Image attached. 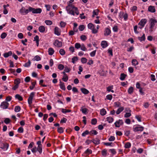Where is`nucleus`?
I'll return each mask as SVG.
<instances>
[{
	"label": "nucleus",
	"instance_id": "69168bd1",
	"mask_svg": "<svg viewBox=\"0 0 157 157\" xmlns=\"http://www.w3.org/2000/svg\"><path fill=\"white\" fill-rule=\"evenodd\" d=\"M71 70V69L69 68L67 66H66L65 67L64 71L66 72H69Z\"/></svg>",
	"mask_w": 157,
	"mask_h": 157
},
{
	"label": "nucleus",
	"instance_id": "603ef678",
	"mask_svg": "<svg viewBox=\"0 0 157 157\" xmlns=\"http://www.w3.org/2000/svg\"><path fill=\"white\" fill-rule=\"evenodd\" d=\"M114 104V106L115 107H119L121 106V103L119 102H115Z\"/></svg>",
	"mask_w": 157,
	"mask_h": 157
},
{
	"label": "nucleus",
	"instance_id": "680f3d73",
	"mask_svg": "<svg viewBox=\"0 0 157 157\" xmlns=\"http://www.w3.org/2000/svg\"><path fill=\"white\" fill-rule=\"evenodd\" d=\"M112 98V96L111 94L108 95L106 96V99L109 100H111Z\"/></svg>",
	"mask_w": 157,
	"mask_h": 157
},
{
	"label": "nucleus",
	"instance_id": "6e6552de",
	"mask_svg": "<svg viewBox=\"0 0 157 157\" xmlns=\"http://www.w3.org/2000/svg\"><path fill=\"white\" fill-rule=\"evenodd\" d=\"M54 44L56 46L58 47H61L62 46V43L61 41H59L58 40H56L54 43Z\"/></svg>",
	"mask_w": 157,
	"mask_h": 157
},
{
	"label": "nucleus",
	"instance_id": "4be33fe9",
	"mask_svg": "<svg viewBox=\"0 0 157 157\" xmlns=\"http://www.w3.org/2000/svg\"><path fill=\"white\" fill-rule=\"evenodd\" d=\"M48 54L50 55H52L54 53V51L52 48H49L48 49Z\"/></svg>",
	"mask_w": 157,
	"mask_h": 157
},
{
	"label": "nucleus",
	"instance_id": "7c9ffc66",
	"mask_svg": "<svg viewBox=\"0 0 157 157\" xmlns=\"http://www.w3.org/2000/svg\"><path fill=\"white\" fill-rule=\"evenodd\" d=\"M132 65H134V66H135L138 64V63L136 59H132Z\"/></svg>",
	"mask_w": 157,
	"mask_h": 157
},
{
	"label": "nucleus",
	"instance_id": "8fccbe9b",
	"mask_svg": "<svg viewBox=\"0 0 157 157\" xmlns=\"http://www.w3.org/2000/svg\"><path fill=\"white\" fill-rule=\"evenodd\" d=\"M80 39L82 41H85L87 39V37L85 35H82L80 36Z\"/></svg>",
	"mask_w": 157,
	"mask_h": 157
},
{
	"label": "nucleus",
	"instance_id": "a19ab883",
	"mask_svg": "<svg viewBox=\"0 0 157 157\" xmlns=\"http://www.w3.org/2000/svg\"><path fill=\"white\" fill-rule=\"evenodd\" d=\"M81 47V44L79 43H76L75 44V47L77 49H78V48H80Z\"/></svg>",
	"mask_w": 157,
	"mask_h": 157
},
{
	"label": "nucleus",
	"instance_id": "2f4dec72",
	"mask_svg": "<svg viewBox=\"0 0 157 157\" xmlns=\"http://www.w3.org/2000/svg\"><path fill=\"white\" fill-rule=\"evenodd\" d=\"M133 92V88L132 87H130L128 90V92L129 94H132Z\"/></svg>",
	"mask_w": 157,
	"mask_h": 157
},
{
	"label": "nucleus",
	"instance_id": "c03bdc74",
	"mask_svg": "<svg viewBox=\"0 0 157 157\" xmlns=\"http://www.w3.org/2000/svg\"><path fill=\"white\" fill-rule=\"evenodd\" d=\"M90 132L89 131L86 130L82 134V136H85L86 135L89 134Z\"/></svg>",
	"mask_w": 157,
	"mask_h": 157
},
{
	"label": "nucleus",
	"instance_id": "f03ea898",
	"mask_svg": "<svg viewBox=\"0 0 157 157\" xmlns=\"http://www.w3.org/2000/svg\"><path fill=\"white\" fill-rule=\"evenodd\" d=\"M30 8L29 10L33 13H40L42 12V9L40 8L35 9L31 7V8Z\"/></svg>",
	"mask_w": 157,
	"mask_h": 157
},
{
	"label": "nucleus",
	"instance_id": "412c9836",
	"mask_svg": "<svg viewBox=\"0 0 157 157\" xmlns=\"http://www.w3.org/2000/svg\"><path fill=\"white\" fill-rule=\"evenodd\" d=\"M89 132V134L91 136H93V135H96L98 133L95 130H92Z\"/></svg>",
	"mask_w": 157,
	"mask_h": 157
},
{
	"label": "nucleus",
	"instance_id": "c756f323",
	"mask_svg": "<svg viewBox=\"0 0 157 157\" xmlns=\"http://www.w3.org/2000/svg\"><path fill=\"white\" fill-rule=\"evenodd\" d=\"M88 29H94V25L92 23H89L87 25Z\"/></svg>",
	"mask_w": 157,
	"mask_h": 157
},
{
	"label": "nucleus",
	"instance_id": "3c124183",
	"mask_svg": "<svg viewBox=\"0 0 157 157\" xmlns=\"http://www.w3.org/2000/svg\"><path fill=\"white\" fill-rule=\"evenodd\" d=\"M85 153L88 155L90 154H91L92 153V151L91 150L88 149H87L85 151Z\"/></svg>",
	"mask_w": 157,
	"mask_h": 157
},
{
	"label": "nucleus",
	"instance_id": "473e14b6",
	"mask_svg": "<svg viewBox=\"0 0 157 157\" xmlns=\"http://www.w3.org/2000/svg\"><path fill=\"white\" fill-rule=\"evenodd\" d=\"M33 59L34 60L39 61L41 60V58L38 55H36L35 56V57L33 58Z\"/></svg>",
	"mask_w": 157,
	"mask_h": 157
},
{
	"label": "nucleus",
	"instance_id": "052dcab7",
	"mask_svg": "<svg viewBox=\"0 0 157 157\" xmlns=\"http://www.w3.org/2000/svg\"><path fill=\"white\" fill-rule=\"evenodd\" d=\"M7 34L6 33H3L1 35V37L2 39L5 38Z\"/></svg>",
	"mask_w": 157,
	"mask_h": 157
},
{
	"label": "nucleus",
	"instance_id": "f257e3e1",
	"mask_svg": "<svg viewBox=\"0 0 157 157\" xmlns=\"http://www.w3.org/2000/svg\"><path fill=\"white\" fill-rule=\"evenodd\" d=\"M74 1V0H70L68 2V5L66 8V10L68 13L74 16L75 13L77 15H78L79 12L77 7H75L74 5L71 4Z\"/></svg>",
	"mask_w": 157,
	"mask_h": 157
},
{
	"label": "nucleus",
	"instance_id": "37998d69",
	"mask_svg": "<svg viewBox=\"0 0 157 157\" xmlns=\"http://www.w3.org/2000/svg\"><path fill=\"white\" fill-rule=\"evenodd\" d=\"M87 110L88 109L86 108H81V110L82 111V113L85 114H86V113H87Z\"/></svg>",
	"mask_w": 157,
	"mask_h": 157
},
{
	"label": "nucleus",
	"instance_id": "6e6d98bb",
	"mask_svg": "<svg viewBox=\"0 0 157 157\" xmlns=\"http://www.w3.org/2000/svg\"><path fill=\"white\" fill-rule=\"evenodd\" d=\"M78 60V58L77 57H74L72 58V62L73 63H75V61H77Z\"/></svg>",
	"mask_w": 157,
	"mask_h": 157
},
{
	"label": "nucleus",
	"instance_id": "13d9d810",
	"mask_svg": "<svg viewBox=\"0 0 157 157\" xmlns=\"http://www.w3.org/2000/svg\"><path fill=\"white\" fill-rule=\"evenodd\" d=\"M25 8L23 7H22L21 9H20L19 11L20 13H21L22 15L25 14L24 13H25Z\"/></svg>",
	"mask_w": 157,
	"mask_h": 157
},
{
	"label": "nucleus",
	"instance_id": "dca6fc26",
	"mask_svg": "<svg viewBox=\"0 0 157 157\" xmlns=\"http://www.w3.org/2000/svg\"><path fill=\"white\" fill-rule=\"evenodd\" d=\"M12 54V52L11 51H10L7 53H6L4 54L3 56L5 58H7L9 56H11Z\"/></svg>",
	"mask_w": 157,
	"mask_h": 157
},
{
	"label": "nucleus",
	"instance_id": "5701e85b",
	"mask_svg": "<svg viewBox=\"0 0 157 157\" xmlns=\"http://www.w3.org/2000/svg\"><path fill=\"white\" fill-rule=\"evenodd\" d=\"M15 98L20 101H22L23 100L22 97L18 94H16L15 96Z\"/></svg>",
	"mask_w": 157,
	"mask_h": 157
},
{
	"label": "nucleus",
	"instance_id": "6ab92c4d",
	"mask_svg": "<svg viewBox=\"0 0 157 157\" xmlns=\"http://www.w3.org/2000/svg\"><path fill=\"white\" fill-rule=\"evenodd\" d=\"M127 76V75L124 73H121L120 75V78L121 80H124Z\"/></svg>",
	"mask_w": 157,
	"mask_h": 157
},
{
	"label": "nucleus",
	"instance_id": "7ed1b4c3",
	"mask_svg": "<svg viewBox=\"0 0 157 157\" xmlns=\"http://www.w3.org/2000/svg\"><path fill=\"white\" fill-rule=\"evenodd\" d=\"M147 21V20L145 19H141L138 24V25H140L139 27V28L140 29H142L146 23Z\"/></svg>",
	"mask_w": 157,
	"mask_h": 157
},
{
	"label": "nucleus",
	"instance_id": "423d86ee",
	"mask_svg": "<svg viewBox=\"0 0 157 157\" xmlns=\"http://www.w3.org/2000/svg\"><path fill=\"white\" fill-rule=\"evenodd\" d=\"M9 105V104L7 101H5L1 103V106L3 109H6L8 108Z\"/></svg>",
	"mask_w": 157,
	"mask_h": 157
},
{
	"label": "nucleus",
	"instance_id": "20e7f679",
	"mask_svg": "<svg viewBox=\"0 0 157 157\" xmlns=\"http://www.w3.org/2000/svg\"><path fill=\"white\" fill-rule=\"evenodd\" d=\"M150 26L151 28V29H153L155 25V24L157 23V21L155 18H151L150 20Z\"/></svg>",
	"mask_w": 157,
	"mask_h": 157
},
{
	"label": "nucleus",
	"instance_id": "f704fd0d",
	"mask_svg": "<svg viewBox=\"0 0 157 157\" xmlns=\"http://www.w3.org/2000/svg\"><path fill=\"white\" fill-rule=\"evenodd\" d=\"M101 153L103 156L105 157L107 155V150L105 149L101 151Z\"/></svg>",
	"mask_w": 157,
	"mask_h": 157
},
{
	"label": "nucleus",
	"instance_id": "0eeeda50",
	"mask_svg": "<svg viewBox=\"0 0 157 157\" xmlns=\"http://www.w3.org/2000/svg\"><path fill=\"white\" fill-rule=\"evenodd\" d=\"M9 147V144L7 143H2L1 144L0 148L5 150H6Z\"/></svg>",
	"mask_w": 157,
	"mask_h": 157
},
{
	"label": "nucleus",
	"instance_id": "b1692460",
	"mask_svg": "<svg viewBox=\"0 0 157 157\" xmlns=\"http://www.w3.org/2000/svg\"><path fill=\"white\" fill-rule=\"evenodd\" d=\"M124 109V107H121L119 108L118 109L117 111H116V113L117 114H119Z\"/></svg>",
	"mask_w": 157,
	"mask_h": 157
},
{
	"label": "nucleus",
	"instance_id": "cd10ccee",
	"mask_svg": "<svg viewBox=\"0 0 157 157\" xmlns=\"http://www.w3.org/2000/svg\"><path fill=\"white\" fill-rule=\"evenodd\" d=\"M42 146H38L37 148V151H38L40 154H41L42 152Z\"/></svg>",
	"mask_w": 157,
	"mask_h": 157
},
{
	"label": "nucleus",
	"instance_id": "2eb2a0df",
	"mask_svg": "<svg viewBox=\"0 0 157 157\" xmlns=\"http://www.w3.org/2000/svg\"><path fill=\"white\" fill-rule=\"evenodd\" d=\"M92 142L95 144H100V140L99 139L96 138L95 139H93L92 140Z\"/></svg>",
	"mask_w": 157,
	"mask_h": 157
},
{
	"label": "nucleus",
	"instance_id": "5fc2aeb1",
	"mask_svg": "<svg viewBox=\"0 0 157 157\" xmlns=\"http://www.w3.org/2000/svg\"><path fill=\"white\" fill-rule=\"evenodd\" d=\"M10 121V120L9 118H6L5 119L4 122L6 124H9Z\"/></svg>",
	"mask_w": 157,
	"mask_h": 157
},
{
	"label": "nucleus",
	"instance_id": "49530a36",
	"mask_svg": "<svg viewBox=\"0 0 157 157\" xmlns=\"http://www.w3.org/2000/svg\"><path fill=\"white\" fill-rule=\"evenodd\" d=\"M64 68V66L62 64H59L58 66V68L60 70H63Z\"/></svg>",
	"mask_w": 157,
	"mask_h": 157
},
{
	"label": "nucleus",
	"instance_id": "a18cd8bd",
	"mask_svg": "<svg viewBox=\"0 0 157 157\" xmlns=\"http://www.w3.org/2000/svg\"><path fill=\"white\" fill-rule=\"evenodd\" d=\"M97 119L96 118H94L91 120V123L92 124L95 125L97 123Z\"/></svg>",
	"mask_w": 157,
	"mask_h": 157
},
{
	"label": "nucleus",
	"instance_id": "9d476101",
	"mask_svg": "<svg viewBox=\"0 0 157 157\" xmlns=\"http://www.w3.org/2000/svg\"><path fill=\"white\" fill-rule=\"evenodd\" d=\"M54 33L57 36H59L60 35V29L57 27H56L54 29Z\"/></svg>",
	"mask_w": 157,
	"mask_h": 157
},
{
	"label": "nucleus",
	"instance_id": "c9c22d12",
	"mask_svg": "<svg viewBox=\"0 0 157 157\" xmlns=\"http://www.w3.org/2000/svg\"><path fill=\"white\" fill-rule=\"evenodd\" d=\"M31 62L30 60H28V62L25 63V64L24 65V66L25 67H29L30 64Z\"/></svg>",
	"mask_w": 157,
	"mask_h": 157
},
{
	"label": "nucleus",
	"instance_id": "ea45409f",
	"mask_svg": "<svg viewBox=\"0 0 157 157\" xmlns=\"http://www.w3.org/2000/svg\"><path fill=\"white\" fill-rule=\"evenodd\" d=\"M138 39L140 40V41H142L143 40H144L145 39V34H143L142 36L140 37H138Z\"/></svg>",
	"mask_w": 157,
	"mask_h": 157
},
{
	"label": "nucleus",
	"instance_id": "a211bd4d",
	"mask_svg": "<svg viewBox=\"0 0 157 157\" xmlns=\"http://www.w3.org/2000/svg\"><path fill=\"white\" fill-rule=\"evenodd\" d=\"M60 84H59V86L60 88L62 90H65L66 88L64 84V83L62 82L61 81H60Z\"/></svg>",
	"mask_w": 157,
	"mask_h": 157
},
{
	"label": "nucleus",
	"instance_id": "e433bc0d",
	"mask_svg": "<svg viewBox=\"0 0 157 157\" xmlns=\"http://www.w3.org/2000/svg\"><path fill=\"white\" fill-rule=\"evenodd\" d=\"M131 146V143L129 142H127L124 145V147L126 148H128Z\"/></svg>",
	"mask_w": 157,
	"mask_h": 157
},
{
	"label": "nucleus",
	"instance_id": "393cba45",
	"mask_svg": "<svg viewBox=\"0 0 157 157\" xmlns=\"http://www.w3.org/2000/svg\"><path fill=\"white\" fill-rule=\"evenodd\" d=\"M107 121H108L109 123L112 122L113 121V117H109L106 118Z\"/></svg>",
	"mask_w": 157,
	"mask_h": 157
},
{
	"label": "nucleus",
	"instance_id": "bf43d9fd",
	"mask_svg": "<svg viewBox=\"0 0 157 157\" xmlns=\"http://www.w3.org/2000/svg\"><path fill=\"white\" fill-rule=\"evenodd\" d=\"M30 8H31V7H29L28 8V9H25V14H27L29 12H31V11H30L29 10L30 9Z\"/></svg>",
	"mask_w": 157,
	"mask_h": 157
},
{
	"label": "nucleus",
	"instance_id": "72a5a7b5",
	"mask_svg": "<svg viewBox=\"0 0 157 157\" xmlns=\"http://www.w3.org/2000/svg\"><path fill=\"white\" fill-rule=\"evenodd\" d=\"M36 81L33 82H32V86H30L29 87L31 90H33L35 87V85L36 84Z\"/></svg>",
	"mask_w": 157,
	"mask_h": 157
},
{
	"label": "nucleus",
	"instance_id": "ddd939ff",
	"mask_svg": "<svg viewBox=\"0 0 157 157\" xmlns=\"http://www.w3.org/2000/svg\"><path fill=\"white\" fill-rule=\"evenodd\" d=\"M101 45L102 48H105L108 46V44L107 41H102L101 43Z\"/></svg>",
	"mask_w": 157,
	"mask_h": 157
},
{
	"label": "nucleus",
	"instance_id": "58836bf2",
	"mask_svg": "<svg viewBox=\"0 0 157 157\" xmlns=\"http://www.w3.org/2000/svg\"><path fill=\"white\" fill-rule=\"evenodd\" d=\"M21 80L19 78H17L15 79L14 82V83L16 85H18V84L20 83Z\"/></svg>",
	"mask_w": 157,
	"mask_h": 157
},
{
	"label": "nucleus",
	"instance_id": "de8ad7c7",
	"mask_svg": "<svg viewBox=\"0 0 157 157\" xmlns=\"http://www.w3.org/2000/svg\"><path fill=\"white\" fill-rule=\"evenodd\" d=\"M80 31H83L85 29V26L83 25H80L78 27Z\"/></svg>",
	"mask_w": 157,
	"mask_h": 157
},
{
	"label": "nucleus",
	"instance_id": "0e129e2a",
	"mask_svg": "<svg viewBox=\"0 0 157 157\" xmlns=\"http://www.w3.org/2000/svg\"><path fill=\"white\" fill-rule=\"evenodd\" d=\"M60 26L61 27H64L66 25L65 22L61 21L60 23Z\"/></svg>",
	"mask_w": 157,
	"mask_h": 157
},
{
	"label": "nucleus",
	"instance_id": "f3484780",
	"mask_svg": "<svg viewBox=\"0 0 157 157\" xmlns=\"http://www.w3.org/2000/svg\"><path fill=\"white\" fill-rule=\"evenodd\" d=\"M38 29L40 32L44 33L45 31V28L44 26H40L39 27Z\"/></svg>",
	"mask_w": 157,
	"mask_h": 157
},
{
	"label": "nucleus",
	"instance_id": "f8f14e48",
	"mask_svg": "<svg viewBox=\"0 0 157 157\" xmlns=\"http://www.w3.org/2000/svg\"><path fill=\"white\" fill-rule=\"evenodd\" d=\"M144 129V128L142 126L137 127L134 128V132H137L139 131H142Z\"/></svg>",
	"mask_w": 157,
	"mask_h": 157
},
{
	"label": "nucleus",
	"instance_id": "39448f33",
	"mask_svg": "<svg viewBox=\"0 0 157 157\" xmlns=\"http://www.w3.org/2000/svg\"><path fill=\"white\" fill-rule=\"evenodd\" d=\"M124 122L122 120L119 119L118 121H116L114 123L115 127H120L121 125L123 124Z\"/></svg>",
	"mask_w": 157,
	"mask_h": 157
},
{
	"label": "nucleus",
	"instance_id": "bb28decb",
	"mask_svg": "<svg viewBox=\"0 0 157 157\" xmlns=\"http://www.w3.org/2000/svg\"><path fill=\"white\" fill-rule=\"evenodd\" d=\"M21 109V107L19 106H16L14 108V111L16 112H19Z\"/></svg>",
	"mask_w": 157,
	"mask_h": 157
},
{
	"label": "nucleus",
	"instance_id": "e2e57ef3",
	"mask_svg": "<svg viewBox=\"0 0 157 157\" xmlns=\"http://www.w3.org/2000/svg\"><path fill=\"white\" fill-rule=\"evenodd\" d=\"M24 131V129L22 127H20L17 130V131L20 133H22Z\"/></svg>",
	"mask_w": 157,
	"mask_h": 157
},
{
	"label": "nucleus",
	"instance_id": "79ce46f5",
	"mask_svg": "<svg viewBox=\"0 0 157 157\" xmlns=\"http://www.w3.org/2000/svg\"><path fill=\"white\" fill-rule=\"evenodd\" d=\"M45 22L47 25H51L52 24V22L50 20H45Z\"/></svg>",
	"mask_w": 157,
	"mask_h": 157
},
{
	"label": "nucleus",
	"instance_id": "1a4fd4ad",
	"mask_svg": "<svg viewBox=\"0 0 157 157\" xmlns=\"http://www.w3.org/2000/svg\"><path fill=\"white\" fill-rule=\"evenodd\" d=\"M111 33V31L108 28H107L105 29L104 31V35L105 36H108Z\"/></svg>",
	"mask_w": 157,
	"mask_h": 157
},
{
	"label": "nucleus",
	"instance_id": "774afa93",
	"mask_svg": "<svg viewBox=\"0 0 157 157\" xmlns=\"http://www.w3.org/2000/svg\"><path fill=\"white\" fill-rule=\"evenodd\" d=\"M81 61L82 63H85L87 62V59L85 58H82L81 59Z\"/></svg>",
	"mask_w": 157,
	"mask_h": 157
},
{
	"label": "nucleus",
	"instance_id": "aec40b11",
	"mask_svg": "<svg viewBox=\"0 0 157 157\" xmlns=\"http://www.w3.org/2000/svg\"><path fill=\"white\" fill-rule=\"evenodd\" d=\"M100 113L101 115L104 116L106 114V112L105 109L103 108L100 110Z\"/></svg>",
	"mask_w": 157,
	"mask_h": 157
},
{
	"label": "nucleus",
	"instance_id": "c85d7f7f",
	"mask_svg": "<svg viewBox=\"0 0 157 157\" xmlns=\"http://www.w3.org/2000/svg\"><path fill=\"white\" fill-rule=\"evenodd\" d=\"M61 111L63 113H67L70 112H71V110L70 109H61Z\"/></svg>",
	"mask_w": 157,
	"mask_h": 157
},
{
	"label": "nucleus",
	"instance_id": "09e8293b",
	"mask_svg": "<svg viewBox=\"0 0 157 157\" xmlns=\"http://www.w3.org/2000/svg\"><path fill=\"white\" fill-rule=\"evenodd\" d=\"M59 52L61 55H64L65 53V51L63 49H61L59 50Z\"/></svg>",
	"mask_w": 157,
	"mask_h": 157
},
{
	"label": "nucleus",
	"instance_id": "a878e982",
	"mask_svg": "<svg viewBox=\"0 0 157 157\" xmlns=\"http://www.w3.org/2000/svg\"><path fill=\"white\" fill-rule=\"evenodd\" d=\"M93 14L92 16L93 17H94L95 15H98V10H94L93 12Z\"/></svg>",
	"mask_w": 157,
	"mask_h": 157
},
{
	"label": "nucleus",
	"instance_id": "338daca9",
	"mask_svg": "<svg viewBox=\"0 0 157 157\" xmlns=\"http://www.w3.org/2000/svg\"><path fill=\"white\" fill-rule=\"evenodd\" d=\"M115 137L113 136H111L108 139L110 141H113L115 140Z\"/></svg>",
	"mask_w": 157,
	"mask_h": 157
},
{
	"label": "nucleus",
	"instance_id": "864d4df0",
	"mask_svg": "<svg viewBox=\"0 0 157 157\" xmlns=\"http://www.w3.org/2000/svg\"><path fill=\"white\" fill-rule=\"evenodd\" d=\"M68 79V78L67 76H63L62 78V80L64 82H66L67 81Z\"/></svg>",
	"mask_w": 157,
	"mask_h": 157
},
{
	"label": "nucleus",
	"instance_id": "9b49d317",
	"mask_svg": "<svg viewBox=\"0 0 157 157\" xmlns=\"http://www.w3.org/2000/svg\"><path fill=\"white\" fill-rule=\"evenodd\" d=\"M148 11L151 13H154L155 12V7L153 6H150L148 7Z\"/></svg>",
	"mask_w": 157,
	"mask_h": 157
},
{
	"label": "nucleus",
	"instance_id": "4468645a",
	"mask_svg": "<svg viewBox=\"0 0 157 157\" xmlns=\"http://www.w3.org/2000/svg\"><path fill=\"white\" fill-rule=\"evenodd\" d=\"M81 90L82 93L85 94H88L89 92L85 88H82L81 89Z\"/></svg>",
	"mask_w": 157,
	"mask_h": 157
},
{
	"label": "nucleus",
	"instance_id": "4c0bfd02",
	"mask_svg": "<svg viewBox=\"0 0 157 157\" xmlns=\"http://www.w3.org/2000/svg\"><path fill=\"white\" fill-rule=\"evenodd\" d=\"M57 131L60 133H63V129L62 127H59L58 128Z\"/></svg>",
	"mask_w": 157,
	"mask_h": 157
},
{
	"label": "nucleus",
	"instance_id": "4d7b16f0",
	"mask_svg": "<svg viewBox=\"0 0 157 157\" xmlns=\"http://www.w3.org/2000/svg\"><path fill=\"white\" fill-rule=\"evenodd\" d=\"M67 121V119L65 117H63L60 121V123H66Z\"/></svg>",
	"mask_w": 157,
	"mask_h": 157
}]
</instances>
